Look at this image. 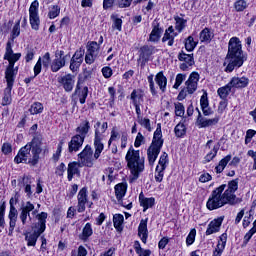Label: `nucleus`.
Instances as JSON below:
<instances>
[{"instance_id": "44", "label": "nucleus", "mask_w": 256, "mask_h": 256, "mask_svg": "<svg viewBox=\"0 0 256 256\" xmlns=\"http://www.w3.org/2000/svg\"><path fill=\"white\" fill-rule=\"evenodd\" d=\"M13 88L11 87H6L5 90H4V97L2 99V105L5 106V105H11V101H12V98H11V91H12Z\"/></svg>"}, {"instance_id": "39", "label": "nucleus", "mask_w": 256, "mask_h": 256, "mask_svg": "<svg viewBox=\"0 0 256 256\" xmlns=\"http://www.w3.org/2000/svg\"><path fill=\"white\" fill-rule=\"evenodd\" d=\"M174 133L176 137H185L187 133V126L183 122L178 123L174 128Z\"/></svg>"}, {"instance_id": "41", "label": "nucleus", "mask_w": 256, "mask_h": 256, "mask_svg": "<svg viewBox=\"0 0 256 256\" xmlns=\"http://www.w3.org/2000/svg\"><path fill=\"white\" fill-rule=\"evenodd\" d=\"M124 217L121 214H115L113 217V223H114V227L115 229H117V231H122L123 227V221H124Z\"/></svg>"}, {"instance_id": "36", "label": "nucleus", "mask_w": 256, "mask_h": 256, "mask_svg": "<svg viewBox=\"0 0 256 256\" xmlns=\"http://www.w3.org/2000/svg\"><path fill=\"white\" fill-rule=\"evenodd\" d=\"M91 235H93V228L91 227V223H86L82 230V234L80 235V239L82 241H87Z\"/></svg>"}, {"instance_id": "40", "label": "nucleus", "mask_w": 256, "mask_h": 256, "mask_svg": "<svg viewBox=\"0 0 256 256\" xmlns=\"http://www.w3.org/2000/svg\"><path fill=\"white\" fill-rule=\"evenodd\" d=\"M179 61H183L184 63H187L188 65H195V60L193 58V54H185L184 52H181L178 55Z\"/></svg>"}, {"instance_id": "34", "label": "nucleus", "mask_w": 256, "mask_h": 256, "mask_svg": "<svg viewBox=\"0 0 256 256\" xmlns=\"http://www.w3.org/2000/svg\"><path fill=\"white\" fill-rule=\"evenodd\" d=\"M130 99L133 105H141V101H143V93L141 90H133Z\"/></svg>"}, {"instance_id": "4", "label": "nucleus", "mask_w": 256, "mask_h": 256, "mask_svg": "<svg viewBox=\"0 0 256 256\" xmlns=\"http://www.w3.org/2000/svg\"><path fill=\"white\" fill-rule=\"evenodd\" d=\"M125 159L133 179H139V175L145 171V158L141 157L139 150H135L131 146L126 153Z\"/></svg>"}, {"instance_id": "52", "label": "nucleus", "mask_w": 256, "mask_h": 256, "mask_svg": "<svg viewBox=\"0 0 256 256\" xmlns=\"http://www.w3.org/2000/svg\"><path fill=\"white\" fill-rule=\"evenodd\" d=\"M218 151H219V146H214L212 151L205 156V162L209 163V162L213 161V159H215V157H217Z\"/></svg>"}, {"instance_id": "38", "label": "nucleus", "mask_w": 256, "mask_h": 256, "mask_svg": "<svg viewBox=\"0 0 256 256\" xmlns=\"http://www.w3.org/2000/svg\"><path fill=\"white\" fill-rule=\"evenodd\" d=\"M125 193H127V185L121 183L115 186V195L118 201H121V198L125 197Z\"/></svg>"}, {"instance_id": "55", "label": "nucleus", "mask_w": 256, "mask_h": 256, "mask_svg": "<svg viewBox=\"0 0 256 256\" xmlns=\"http://www.w3.org/2000/svg\"><path fill=\"white\" fill-rule=\"evenodd\" d=\"M185 79H187V75L177 74L175 84L173 85V89H179V87H181V85H182L183 81H185Z\"/></svg>"}, {"instance_id": "58", "label": "nucleus", "mask_w": 256, "mask_h": 256, "mask_svg": "<svg viewBox=\"0 0 256 256\" xmlns=\"http://www.w3.org/2000/svg\"><path fill=\"white\" fill-rule=\"evenodd\" d=\"M195 235H197V230L192 229L186 238L187 245H193L195 243Z\"/></svg>"}, {"instance_id": "3", "label": "nucleus", "mask_w": 256, "mask_h": 256, "mask_svg": "<svg viewBox=\"0 0 256 256\" xmlns=\"http://www.w3.org/2000/svg\"><path fill=\"white\" fill-rule=\"evenodd\" d=\"M247 61V56L243 53V44L238 37L230 38L228 42V53L226 55L224 66L226 65V73H233L235 69L243 67Z\"/></svg>"}, {"instance_id": "49", "label": "nucleus", "mask_w": 256, "mask_h": 256, "mask_svg": "<svg viewBox=\"0 0 256 256\" xmlns=\"http://www.w3.org/2000/svg\"><path fill=\"white\" fill-rule=\"evenodd\" d=\"M175 21H176L175 29L176 31H179V33H181V31L185 29V25H187V20L181 17H177L175 18Z\"/></svg>"}, {"instance_id": "21", "label": "nucleus", "mask_w": 256, "mask_h": 256, "mask_svg": "<svg viewBox=\"0 0 256 256\" xmlns=\"http://www.w3.org/2000/svg\"><path fill=\"white\" fill-rule=\"evenodd\" d=\"M148 218L142 219L138 226V235L141 238L142 243H147V237H149V230L147 229Z\"/></svg>"}, {"instance_id": "7", "label": "nucleus", "mask_w": 256, "mask_h": 256, "mask_svg": "<svg viewBox=\"0 0 256 256\" xmlns=\"http://www.w3.org/2000/svg\"><path fill=\"white\" fill-rule=\"evenodd\" d=\"M95 128V138H94V147H95V153H94V159H98L101 157V153H103V149H105V146L103 145V133L107 131L108 124L107 122H104L101 125V122H97L94 125Z\"/></svg>"}, {"instance_id": "13", "label": "nucleus", "mask_w": 256, "mask_h": 256, "mask_svg": "<svg viewBox=\"0 0 256 256\" xmlns=\"http://www.w3.org/2000/svg\"><path fill=\"white\" fill-rule=\"evenodd\" d=\"M77 200H78V204H77L78 213H84L86 209L85 205L89 203V196L87 195V187H83L82 189H80L77 195Z\"/></svg>"}, {"instance_id": "14", "label": "nucleus", "mask_w": 256, "mask_h": 256, "mask_svg": "<svg viewBox=\"0 0 256 256\" xmlns=\"http://www.w3.org/2000/svg\"><path fill=\"white\" fill-rule=\"evenodd\" d=\"M199 83V73L192 72L189 76V79L186 81V91L189 95H193L197 91V85Z\"/></svg>"}, {"instance_id": "64", "label": "nucleus", "mask_w": 256, "mask_h": 256, "mask_svg": "<svg viewBox=\"0 0 256 256\" xmlns=\"http://www.w3.org/2000/svg\"><path fill=\"white\" fill-rule=\"evenodd\" d=\"M12 55H13V48H11V42H7L4 59L8 60Z\"/></svg>"}, {"instance_id": "9", "label": "nucleus", "mask_w": 256, "mask_h": 256, "mask_svg": "<svg viewBox=\"0 0 256 256\" xmlns=\"http://www.w3.org/2000/svg\"><path fill=\"white\" fill-rule=\"evenodd\" d=\"M30 15V25L34 31H39V25L41 21L39 20V2L37 0L31 3L29 8Z\"/></svg>"}, {"instance_id": "16", "label": "nucleus", "mask_w": 256, "mask_h": 256, "mask_svg": "<svg viewBox=\"0 0 256 256\" xmlns=\"http://www.w3.org/2000/svg\"><path fill=\"white\" fill-rule=\"evenodd\" d=\"M85 142V138L81 135H75L71 138V141L68 143V151L69 153H77L83 147V143Z\"/></svg>"}, {"instance_id": "33", "label": "nucleus", "mask_w": 256, "mask_h": 256, "mask_svg": "<svg viewBox=\"0 0 256 256\" xmlns=\"http://www.w3.org/2000/svg\"><path fill=\"white\" fill-rule=\"evenodd\" d=\"M99 49H101L99 43H97L96 41H92L88 42L86 52L95 55L96 57H99Z\"/></svg>"}, {"instance_id": "19", "label": "nucleus", "mask_w": 256, "mask_h": 256, "mask_svg": "<svg viewBox=\"0 0 256 256\" xmlns=\"http://www.w3.org/2000/svg\"><path fill=\"white\" fill-rule=\"evenodd\" d=\"M200 106L204 117H209L213 115V109L209 107V98L207 97V92H204L200 98Z\"/></svg>"}, {"instance_id": "32", "label": "nucleus", "mask_w": 256, "mask_h": 256, "mask_svg": "<svg viewBox=\"0 0 256 256\" xmlns=\"http://www.w3.org/2000/svg\"><path fill=\"white\" fill-rule=\"evenodd\" d=\"M147 0H118L117 5L120 9H127V7H131V3L133 5H139V3H143Z\"/></svg>"}, {"instance_id": "47", "label": "nucleus", "mask_w": 256, "mask_h": 256, "mask_svg": "<svg viewBox=\"0 0 256 256\" xmlns=\"http://www.w3.org/2000/svg\"><path fill=\"white\" fill-rule=\"evenodd\" d=\"M21 35V20H18L13 26L11 37L12 39H17Z\"/></svg>"}, {"instance_id": "53", "label": "nucleus", "mask_w": 256, "mask_h": 256, "mask_svg": "<svg viewBox=\"0 0 256 256\" xmlns=\"http://www.w3.org/2000/svg\"><path fill=\"white\" fill-rule=\"evenodd\" d=\"M63 145H65V141L61 140L58 144L56 153L53 155L52 159L57 163L59 161V158L61 157V151H63Z\"/></svg>"}, {"instance_id": "43", "label": "nucleus", "mask_w": 256, "mask_h": 256, "mask_svg": "<svg viewBox=\"0 0 256 256\" xmlns=\"http://www.w3.org/2000/svg\"><path fill=\"white\" fill-rule=\"evenodd\" d=\"M167 163H169V155L166 152H163V154L160 156L157 167H159L161 170H165L167 169Z\"/></svg>"}, {"instance_id": "31", "label": "nucleus", "mask_w": 256, "mask_h": 256, "mask_svg": "<svg viewBox=\"0 0 256 256\" xmlns=\"http://www.w3.org/2000/svg\"><path fill=\"white\" fill-rule=\"evenodd\" d=\"M232 156L231 154L225 156L223 159H221L218 163V165L215 167L216 173H223L225 171V167L229 164V161H231Z\"/></svg>"}, {"instance_id": "59", "label": "nucleus", "mask_w": 256, "mask_h": 256, "mask_svg": "<svg viewBox=\"0 0 256 256\" xmlns=\"http://www.w3.org/2000/svg\"><path fill=\"white\" fill-rule=\"evenodd\" d=\"M153 77H154L153 74H151L147 77V79H148L150 91L152 95H155L157 93V88H155V81L153 80Z\"/></svg>"}, {"instance_id": "6", "label": "nucleus", "mask_w": 256, "mask_h": 256, "mask_svg": "<svg viewBox=\"0 0 256 256\" xmlns=\"http://www.w3.org/2000/svg\"><path fill=\"white\" fill-rule=\"evenodd\" d=\"M38 223L36 224V229L32 233H27L25 239L27 241L28 247H35L37 244V239L42 233H45V223H47V213L41 212L37 215Z\"/></svg>"}, {"instance_id": "57", "label": "nucleus", "mask_w": 256, "mask_h": 256, "mask_svg": "<svg viewBox=\"0 0 256 256\" xmlns=\"http://www.w3.org/2000/svg\"><path fill=\"white\" fill-rule=\"evenodd\" d=\"M164 175L165 170H161L159 166H156L155 181H157V183H161V181H163Z\"/></svg>"}, {"instance_id": "48", "label": "nucleus", "mask_w": 256, "mask_h": 256, "mask_svg": "<svg viewBox=\"0 0 256 256\" xmlns=\"http://www.w3.org/2000/svg\"><path fill=\"white\" fill-rule=\"evenodd\" d=\"M111 19L113 21V29H117V31H121V27L123 25V20L121 18H119V16L117 15H112Z\"/></svg>"}, {"instance_id": "15", "label": "nucleus", "mask_w": 256, "mask_h": 256, "mask_svg": "<svg viewBox=\"0 0 256 256\" xmlns=\"http://www.w3.org/2000/svg\"><path fill=\"white\" fill-rule=\"evenodd\" d=\"M21 213H20V220L23 225L27 223V218L31 219V211L35 210V205L31 202H26L25 204H22L21 208Z\"/></svg>"}, {"instance_id": "37", "label": "nucleus", "mask_w": 256, "mask_h": 256, "mask_svg": "<svg viewBox=\"0 0 256 256\" xmlns=\"http://www.w3.org/2000/svg\"><path fill=\"white\" fill-rule=\"evenodd\" d=\"M162 33L163 29L159 28V25L154 26L150 33L149 41H152L153 43L157 42L161 38Z\"/></svg>"}, {"instance_id": "20", "label": "nucleus", "mask_w": 256, "mask_h": 256, "mask_svg": "<svg viewBox=\"0 0 256 256\" xmlns=\"http://www.w3.org/2000/svg\"><path fill=\"white\" fill-rule=\"evenodd\" d=\"M223 224V217L216 218L212 220L206 230V235H213V233H219L221 225Z\"/></svg>"}, {"instance_id": "51", "label": "nucleus", "mask_w": 256, "mask_h": 256, "mask_svg": "<svg viewBox=\"0 0 256 256\" xmlns=\"http://www.w3.org/2000/svg\"><path fill=\"white\" fill-rule=\"evenodd\" d=\"M247 6V1L245 0H237L234 3V9L238 12L245 11V9H247Z\"/></svg>"}, {"instance_id": "63", "label": "nucleus", "mask_w": 256, "mask_h": 256, "mask_svg": "<svg viewBox=\"0 0 256 256\" xmlns=\"http://www.w3.org/2000/svg\"><path fill=\"white\" fill-rule=\"evenodd\" d=\"M225 245H227V234L224 233L220 236L217 247H220V249H225Z\"/></svg>"}, {"instance_id": "62", "label": "nucleus", "mask_w": 256, "mask_h": 256, "mask_svg": "<svg viewBox=\"0 0 256 256\" xmlns=\"http://www.w3.org/2000/svg\"><path fill=\"white\" fill-rule=\"evenodd\" d=\"M71 256H87V249H85L83 246H79L78 251H72Z\"/></svg>"}, {"instance_id": "12", "label": "nucleus", "mask_w": 256, "mask_h": 256, "mask_svg": "<svg viewBox=\"0 0 256 256\" xmlns=\"http://www.w3.org/2000/svg\"><path fill=\"white\" fill-rule=\"evenodd\" d=\"M85 56V50L84 49H78L74 55L72 56L70 60V69L73 73L81 67L83 63V57Z\"/></svg>"}, {"instance_id": "26", "label": "nucleus", "mask_w": 256, "mask_h": 256, "mask_svg": "<svg viewBox=\"0 0 256 256\" xmlns=\"http://www.w3.org/2000/svg\"><path fill=\"white\" fill-rule=\"evenodd\" d=\"M155 51V48L153 46H143L140 48V59L144 61V63H147L149 61V58L151 55H153V52Z\"/></svg>"}, {"instance_id": "18", "label": "nucleus", "mask_w": 256, "mask_h": 256, "mask_svg": "<svg viewBox=\"0 0 256 256\" xmlns=\"http://www.w3.org/2000/svg\"><path fill=\"white\" fill-rule=\"evenodd\" d=\"M81 167L83 166L79 162H70L68 164V181H73V177H75V175H77L78 177L81 175V171H79Z\"/></svg>"}, {"instance_id": "42", "label": "nucleus", "mask_w": 256, "mask_h": 256, "mask_svg": "<svg viewBox=\"0 0 256 256\" xmlns=\"http://www.w3.org/2000/svg\"><path fill=\"white\" fill-rule=\"evenodd\" d=\"M22 185H25V193H27L28 197H31L33 195V192L31 191V176H24L22 178Z\"/></svg>"}, {"instance_id": "1", "label": "nucleus", "mask_w": 256, "mask_h": 256, "mask_svg": "<svg viewBox=\"0 0 256 256\" xmlns=\"http://www.w3.org/2000/svg\"><path fill=\"white\" fill-rule=\"evenodd\" d=\"M226 189V190H225ZM239 189V179H234L227 184H222L212 191L206 203L209 211H215V209H221L225 205H233L235 203L236 195L235 191Z\"/></svg>"}, {"instance_id": "8", "label": "nucleus", "mask_w": 256, "mask_h": 256, "mask_svg": "<svg viewBox=\"0 0 256 256\" xmlns=\"http://www.w3.org/2000/svg\"><path fill=\"white\" fill-rule=\"evenodd\" d=\"M71 55L66 54L63 50H57L55 52V59L53 60L51 64V71L53 73H57L60 69H63L65 67V63H67V59H70Z\"/></svg>"}, {"instance_id": "29", "label": "nucleus", "mask_w": 256, "mask_h": 256, "mask_svg": "<svg viewBox=\"0 0 256 256\" xmlns=\"http://www.w3.org/2000/svg\"><path fill=\"white\" fill-rule=\"evenodd\" d=\"M16 77H17V70L5 71V79H6L7 87L13 88V85H15Z\"/></svg>"}, {"instance_id": "5", "label": "nucleus", "mask_w": 256, "mask_h": 256, "mask_svg": "<svg viewBox=\"0 0 256 256\" xmlns=\"http://www.w3.org/2000/svg\"><path fill=\"white\" fill-rule=\"evenodd\" d=\"M162 137L161 125L158 124V127L154 132L152 143L147 150L148 163L151 167L155 165V161H157V157H159V154L161 153V147H163Z\"/></svg>"}, {"instance_id": "54", "label": "nucleus", "mask_w": 256, "mask_h": 256, "mask_svg": "<svg viewBox=\"0 0 256 256\" xmlns=\"http://www.w3.org/2000/svg\"><path fill=\"white\" fill-rule=\"evenodd\" d=\"M138 123L139 125H141V127L147 129V131H151V120H149L148 118L139 117Z\"/></svg>"}, {"instance_id": "45", "label": "nucleus", "mask_w": 256, "mask_h": 256, "mask_svg": "<svg viewBox=\"0 0 256 256\" xmlns=\"http://www.w3.org/2000/svg\"><path fill=\"white\" fill-rule=\"evenodd\" d=\"M29 111L31 115H38V113H43V104L40 102H35L31 105Z\"/></svg>"}, {"instance_id": "23", "label": "nucleus", "mask_w": 256, "mask_h": 256, "mask_svg": "<svg viewBox=\"0 0 256 256\" xmlns=\"http://www.w3.org/2000/svg\"><path fill=\"white\" fill-rule=\"evenodd\" d=\"M17 216H18L17 208L12 207V209H10L9 215H8V217L10 219L8 235H10V236L13 235V231H15V225H17Z\"/></svg>"}, {"instance_id": "25", "label": "nucleus", "mask_w": 256, "mask_h": 256, "mask_svg": "<svg viewBox=\"0 0 256 256\" xmlns=\"http://www.w3.org/2000/svg\"><path fill=\"white\" fill-rule=\"evenodd\" d=\"M168 41V46L173 47V44L175 43V30L173 29V26H170L166 31L162 38V42L166 43Z\"/></svg>"}, {"instance_id": "22", "label": "nucleus", "mask_w": 256, "mask_h": 256, "mask_svg": "<svg viewBox=\"0 0 256 256\" xmlns=\"http://www.w3.org/2000/svg\"><path fill=\"white\" fill-rule=\"evenodd\" d=\"M58 82L63 85L65 91H73V85H75V81H73V76H71V74H67L58 78Z\"/></svg>"}, {"instance_id": "30", "label": "nucleus", "mask_w": 256, "mask_h": 256, "mask_svg": "<svg viewBox=\"0 0 256 256\" xmlns=\"http://www.w3.org/2000/svg\"><path fill=\"white\" fill-rule=\"evenodd\" d=\"M89 129H91L89 121L84 120L76 129L77 133H80L77 135H80V137H83L85 139V137H87V133H89Z\"/></svg>"}, {"instance_id": "56", "label": "nucleus", "mask_w": 256, "mask_h": 256, "mask_svg": "<svg viewBox=\"0 0 256 256\" xmlns=\"http://www.w3.org/2000/svg\"><path fill=\"white\" fill-rule=\"evenodd\" d=\"M175 115L177 117H183L185 115V106L180 102L175 104Z\"/></svg>"}, {"instance_id": "2", "label": "nucleus", "mask_w": 256, "mask_h": 256, "mask_svg": "<svg viewBox=\"0 0 256 256\" xmlns=\"http://www.w3.org/2000/svg\"><path fill=\"white\" fill-rule=\"evenodd\" d=\"M43 137L34 136L33 139L23 146L19 151L14 161L19 165V163H25L30 165V167H35L39 164V159H41V153L43 152Z\"/></svg>"}, {"instance_id": "10", "label": "nucleus", "mask_w": 256, "mask_h": 256, "mask_svg": "<svg viewBox=\"0 0 256 256\" xmlns=\"http://www.w3.org/2000/svg\"><path fill=\"white\" fill-rule=\"evenodd\" d=\"M79 164L83 167H93V149L86 145L81 153L78 154Z\"/></svg>"}, {"instance_id": "46", "label": "nucleus", "mask_w": 256, "mask_h": 256, "mask_svg": "<svg viewBox=\"0 0 256 256\" xmlns=\"http://www.w3.org/2000/svg\"><path fill=\"white\" fill-rule=\"evenodd\" d=\"M195 47H197V42H195L193 36H189L185 41L186 51H193Z\"/></svg>"}, {"instance_id": "11", "label": "nucleus", "mask_w": 256, "mask_h": 256, "mask_svg": "<svg viewBox=\"0 0 256 256\" xmlns=\"http://www.w3.org/2000/svg\"><path fill=\"white\" fill-rule=\"evenodd\" d=\"M219 116H215L214 118H206L201 114V110H198V117L196 119V125L199 129H207V127H213L219 123Z\"/></svg>"}, {"instance_id": "50", "label": "nucleus", "mask_w": 256, "mask_h": 256, "mask_svg": "<svg viewBox=\"0 0 256 256\" xmlns=\"http://www.w3.org/2000/svg\"><path fill=\"white\" fill-rule=\"evenodd\" d=\"M59 13H61V8L57 5H54L50 8L48 17L49 19H55L56 17H59Z\"/></svg>"}, {"instance_id": "28", "label": "nucleus", "mask_w": 256, "mask_h": 256, "mask_svg": "<svg viewBox=\"0 0 256 256\" xmlns=\"http://www.w3.org/2000/svg\"><path fill=\"white\" fill-rule=\"evenodd\" d=\"M215 37V34L213 33V30L209 28H204L200 32V41L202 43H211V40Z\"/></svg>"}, {"instance_id": "24", "label": "nucleus", "mask_w": 256, "mask_h": 256, "mask_svg": "<svg viewBox=\"0 0 256 256\" xmlns=\"http://www.w3.org/2000/svg\"><path fill=\"white\" fill-rule=\"evenodd\" d=\"M139 201H140L141 207H143L144 212L147 211V209H151V207L155 205V198L153 197L145 198V196L143 195V192L140 193L139 195Z\"/></svg>"}, {"instance_id": "17", "label": "nucleus", "mask_w": 256, "mask_h": 256, "mask_svg": "<svg viewBox=\"0 0 256 256\" xmlns=\"http://www.w3.org/2000/svg\"><path fill=\"white\" fill-rule=\"evenodd\" d=\"M229 83L232 86V89H245V87L249 85V78L245 76L233 77Z\"/></svg>"}, {"instance_id": "27", "label": "nucleus", "mask_w": 256, "mask_h": 256, "mask_svg": "<svg viewBox=\"0 0 256 256\" xmlns=\"http://www.w3.org/2000/svg\"><path fill=\"white\" fill-rule=\"evenodd\" d=\"M155 82L158 85L160 91H162V93H165V91H167V77H165L163 72H159L158 74H156Z\"/></svg>"}, {"instance_id": "35", "label": "nucleus", "mask_w": 256, "mask_h": 256, "mask_svg": "<svg viewBox=\"0 0 256 256\" xmlns=\"http://www.w3.org/2000/svg\"><path fill=\"white\" fill-rule=\"evenodd\" d=\"M231 89H233V87L231 86L230 82L227 85L220 87L217 90L220 99H227V97H229V94L231 93Z\"/></svg>"}, {"instance_id": "61", "label": "nucleus", "mask_w": 256, "mask_h": 256, "mask_svg": "<svg viewBox=\"0 0 256 256\" xmlns=\"http://www.w3.org/2000/svg\"><path fill=\"white\" fill-rule=\"evenodd\" d=\"M88 93H89V88H87V86H86L82 89L81 94L79 95V97H80L79 101H80L81 105H83L85 103Z\"/></svg>"}, {"instance_id": "60", "label": "nucleus", "mask_w": 256, "mask_h": 256, "mask_svg": "<svg viewBox=\"0 0 256 256\" xmlns=\"http://www.w3.org/2000/svg\"><path fill=\"white\" fill-rule=\"evenodd\" d=\"M96 59H97V56H95V54H91L89 52H86L85 63H87V65H93V63H95Z\"/></svg>"}]
</instances>
